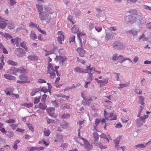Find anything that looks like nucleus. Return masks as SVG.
I'll list each match as a JSON object with an SVG mask.
<instances>
[{"label": "nucleus", "instance_id": "obj_13", "mask_svg": "<svg viewBox=\"0 0 151 151\" xmlns=\"http://www.w3.org/2000/svg\"><path fill=\"white\" fill-rule=\"evenodd\" d=\"M138 31L137 30L132 29L129 30L127 31V33L130 35H132V36L134 37L137 36L138 35Z\"/></svg>", "mask_w": 151, "mask_h": 151}, {"label": "nucleus", "instance_id": "obj_16", "mask_svg": "<svg viewBox=\"0 0 151 151\" xmlns=\"http://www.w3.org/2000/svg\"><path fill=\"white\" fill-rule=\"evenodd\" d=\"M20 79L23 81H25L24 83H29L30 82L28 81V76L26 75L21 74L19 76Z\"/></svg>", "mask_w": 151, "mask_h": 151}, {"label": "nucleus", "instance_id": "obj_45", "mask_svg": "<svg viewBox=\"0 0 151 151\" xmlns=\"http://www.w3.org/2000/svg\"><path fill=\"white\" fill-rule=\"evenodd\" d=\"M44 50L45 52H46V53L45 55V56H47L53 54L54 53V52L53 50H52L50 51H47L46 50Z\"/></svg>", "mask_w": 151, "mask_h": 151}, {"label": "nucleus", "instance_id": "obj_42", "mask_svg": "<svg viewBox=\"0 0 151 151\" xmlns=\"http://www.w3.org/2000/svg\"><path fill=\"white\" fill-rule=\"evenodd\" d=\"M73 33H76L79 31L78 29L74 25L71 29Z\"/></svg>", "mask_w": 151, "mask_h": 151}, {"label": "nucleus", "instance_id": "obj_58", "mask_svg": "<svg viewBox=\"0 0 151 151\" xmlns=\"http://www.w3.org/2000/svg\"><path fill=\"white\" fill-rule=\"evenodd\" d=\"M135 92L137 94L141 95L142 93V91L139 89L138 88L136 89Z\"/></svg>", "mask_w": 151, "mask_h": 151}, {"label": "nucleus", "instance_id": "obj_62", "mask_svg": "<svg viewBox=\"0 0 151 151\" xmlns=\"http://www.w3.org/2000/svg\"><path fill=\"white\" fill-rule=\"evenodd\" d=\"M47 96L46 94H44L42 97V102H45Z\"/></svg>", "mask_w": 151, "mask_h": 151}, {"label": "nucleus", "instance_id": "obj_5", "mask_svg": "<svg viewBox=\"0 0 151 151\" xmlns=\"http://www.w3.org/2000/svg\"><path fill=\"white\" fill-rule=\"evenodd\" d=\"M80 42L81 43V47L78 48L77 50L79 53L80 55L82 57H83L84 56L85 53V51L83 49V48L85 45L86 42L85 41L83 42V43H82V41L80 39Z\"/></svg>", "mask_w": 151, "mask_h": 151}, {"label": "nucleus", "instance_id": "obj_26", "mask_svg": "<svg viewBox=\"0 0 151 151\" xmlns=\"http://www.w3.org/2000/svg\"><path fill=\"white\" fill-rule=\"evenodd\" d=\"M101 83L100 84V87L105 86L108 83V80L107 78H105L104 80H101Z\"/></svg>", "mask_w": 151, "mask_h": 151}, {"label": "nucleus", "instance_id": "obj_24", "mask_svg": "<svg viewBox=\"0 0 151 151\" xmlns=\"http://www.w3.org/2000/svg\"><path fill=\"white\" fill-rule=\"evenodd\" d=\"M29 36L30 38L33 40L36 39L37 37L35 32L32 31H31Z\"/></svg>", "mask_w": 151, "mask_h": 151}, {"label": "nucleus", "instance_id": "obj_14", "mask_svg": "<svg viewBox=\"0 0 151 151\" xmlns=\"http://www.w3.org/2000/svg\"><path fill=\"white\" fill-rule=\"evenodd\" d=\"M7 23L5 21V20L0 17V28L4 29L6 27Z\"/></svg>", "mask_w": 151, "mask_h": 151}, {"label": "nucleus", "instance_id": "obj_31", "mask_svg": "<svg viewBox=\"0 0 151 151\" xmlns=\"http://www.w3.org/2000/svg\"><path fill=\"white\" fill-rule=\"evenodd\" d=\"M29 26L33 28H36L37 29L39 27V26H37L36 24H34L33 22H30L29 24Z\"/></svg>", "mask_w": 151, "mask_h": 151}, {"label": "nucleus", "instance_id": "obj_34", "mask_svg": "<svg viewBox=\"0 0 151 151\" xmlns=\"http://www.w3.org/2000/svg\"><path fill=\"white\" fill-rule=\"evenodd\" d=\"M36 7L38 10V12L40 13V12H41L43 9V5L42 4H37Z\"/></svg>", "mask_w": 151, "mask_h": 151}, {"label": "nucleus", "instance_id": "obj_48", "mask_svg": "<svg viewBox=\"0 0 151 151\" xmlns=\"http://www.w3.org/2000/svg\"><path fill=\"white\" fill-rule=\"evenodd\" d=\"M5 122L8 124L14 123L15 122V120L14 119H10L6 121Z\"/></svg>", "mask_w": 151, "mask_h": 151}, {"label": "nucleus", "instance_id": "obj_32", "mask_svg": "<svg viewBox=\"0 0 151 151\" xmlns=\"http://www.w3.org/2000/svg\"><path fill=\"white\" fill-rule=\"evenodd\" d=\"M120 141V139H116L114 140V142L115 144V147L117 150H118L119 149L118 148V147L119 146V142Z\"/></svg>", "mask_w": 151, "mask_h": 151}, {"label": "nucleus", "instance_id": "obj_36", "mask_svg": "<svg viewBox=\"0 0 151 151\" xmlns=\"http://www.w3.org/2000/svg\"><path fill=\"white\" fill-rule=\"evenodd\" d=\"M145 105H142L139 106V108L138 114L137 116L139 117L141 115V113L144 108Z\"/></svg>", "mask_w": 151, "mask_h": 151}, {"label": "nucleus", "instance_id": "obj_4", "mask_svg": "<svg viewBox=\"0 0 151 151\" xmlns=\"http://www.w3.org/2000/svg\"><path fill=\"white\" fill-rule=\"evenodd\" d=\"M47 73L50 74V78H54L55 76V74L53 66L51 63H48V65L47 67Z\"/></svg>", "mask_w": 151, "mask_h": 151}, {"label": "nucleus", "instance_id": "obj_3", "mask_svg": "<svg viewBox=\"0 0 151 151\" xmlns=\"http://www.w3.org/2000/svg\"><path fill=\"white\" fill-rule=\"evenodd\" d=\"M148 115H144L142 116H140L136 120V123L137 127H139L143 125V123L145 122V119L148 118Z\"/></svg>", "mask_w": 151, "mask_h": 151}, {"label": "nucleus", "instance_id": "obj_63", "mask_svg": "<svg viewBox=\"0 0 151 151\" xmlns=\"http://www.w3.org/2000/svg\"><path fill=\"white\" fill-rule=\"evenodd\" d=\"M60 147L64 148L68 147V145L66 143H63L61 144Z\"/></svg>", "mask_w": 151, "mask_h": 151}, {"label": "nucleus", "instance_id": "obj_12", "mask_svg": "<svg viewBox=\"0 0 151 151\" xmlns=\"http://www.w3.org/2000/svg\"><path fill=\"white\" fill-rule=\"evenodd\" d=\"M11 41L12 44L15 45L16 44L17 47L19 46V43L21 41L20 38L16 37L15 39H12Z\"/></svg>", "mask_w": 151, "mask_h": 151}, {"label": "nucleus", "instance_id": "obj_40", "mask_svg": "<svg viewBox=\"0 0 151 151\" xmlns=\"http://www.w3.org/2000/svg\"><path fill=\"white\" fill-rule=\"evenodd\" d=\"M44 135L46 136H48L50 133V131L48 129H45L43 132Z\"/></svg>", "mask_w": 151, "mask_h": 151}, {"label": "nucleus", "instance_id": "obj_37", "mask_svg": "<svg viewBox=\"0 0 151 151\" xmlns=\"http://www.w3.org/2000/svg\"><path fill=\"white\" fill-rule=\"evenodd\" d=\"M7 63L9 65H12L13 66H16L18 64L17 62H14L11 60H9L7 61Z\"/></svg>", "mask_w": 151, "mask_h": 151}, {"label": "nucleus", "instance_id": "obj_41", "mask_svg": "<svg viewBox=\"0 0 151 151\" xmlns=\"http://www.w3.org/2000/svg\"><path fill=\"white\" fill-rule=\"evenodd\" d=\"M4 37L7 40H9L12 38V36L9 34L5 33Z\"/></svg>", "mask_w": 151, "mask_h": 151}, {"label": "nucleus", "instance_id": "obj_39", "mask_svg": "<svg viewBox=\"0 0 151 151\" xmlns=\"http://www.w3.org/2000/svg\"><path fill=\"white\" fill-rule=\"evenodd\" d=\"M8 4L10 5L13 6L14 5L17 3L16 1L15 0H8Z\"/></svg>", "mask_w": 151, "mask_h": 151}, {"label": "nucleus", "instance_id": "obj_15", "mask_svg": "<svg viewBox=\"0 0 151 151\" xmlns=\"http://www.w3.org/2000/svg\"><path fill=\"white\" fill-rule=\"evenodd\" d=\"M83 139L85 141L84 143L85 145V148L88 150H91L93 148V145H90L87 140L84 139Z\"/></svg>", "mask_w": 151, "mask_h": 151}, {"label": "nucleus", "instance_id": "obj_29", "mask_svg": "<svg viewBox=\"0 0 151 151\" xmlns=\"http://www.w3.org/2000/svg\"><path fill=\"white\" fill-rule=\"evenodd\" d=\"M0 48L2 50L3 53L5 54H7L8 53L7 50L3 45L2 43H0Z\"/></svg>", "mask_w": 151, "mask_h": 151}, {"label": "nucleus", "instance_id": "obj_7", "mask_svg": "<svg viewBox=\"0 0 151 151\" xmlns=\"http://www.w3.org/2000/svg\"><path fill=\"white\" fill-rule=\"evenodd\" d=\"M49 114L51 116H53L54 118H56L57 115L54 114L55 109L53 108H49L47 109L46 110Z\"/></svg>", "mask_w": 151, "mask_h": 151}, {"label": "nucleus", "instance_id": "obj_22", "mask_svg": "<svg viewBox=\"0 0 151 151\" xmlns=\"http://www.w3.org/2000/svg\"><path fill=\"white\" fill-rule=\"evenodd\" d=\"M93 137L94 138V144L95 145V143L96 142L99 143L98 140L99 139V135L98 133L96 132H94L93 134Z\"/></svg>", "mask_w": 151, "mask_h": 151}, {"label": "nucleus", "instance_id": "obj_25", "mask_svg": "<svg viewBox=\"0 0 151 151\" xmlns=\"http://www.w3.org/2000/svg\"><path fill=\"white\" fill-rule=\"evenodd\" d=\"M57 139L55 140V142H62L63 141V137L62 135L60 134H58L57 136Z\"/></svg>", "mask_w": 151, "mask_h": 151}, {"label": "nucleus", "instance_id": "obj_20", "mask_svg": "<svg viewBox=\"0 0 151 151\" xmlns=\"http://www.w3.org/2000/svg\"><path fill=\"white\" fill-rule=\"evenodd\" d=\"M27 58L29 60L32 61L37 60L38 59V57L35 55H29Z\"/></svg>", "mask_w": 151, "mask_h": 151}, {"label": "nucleus", "instance_id": "obj_64", "mask_svg": "<svg viewBox=\"0 0 151 151\" xmlns=\"http://www.w3.org/2000/svg\"><path fill=\"white\" fill-rule=\"evenodd\" d=\"M95 28L96 30L98 32H100L102 29V28L101 27H95Z\"/></svg>", "mask_w": 151, "mask_h": 151}, {"label": "nucleus", "instance_id": "obj_47", "mask_svg": "<svg viewBox=\"0 0 151 151\" xmlns=\"http://www.w3.org/2000/svg\"><path fill=\"white\" fill-rule=\"evenodd\" d=\"M68 125V124L67 122H64L62 123L61 125V127L63 128H66Z\"/></svg>", "mask_w": 151, "mask_h": 151}, {"label": "nucleus", "instance_id": "obj_8", "mask_svg": "<svg viewBox=\"0 0 151 151\" xmlns=\"http://www.w3.org/2000/svg\"><path fill=\"white\" fill-rule=\"evenodd\" d=\"M113 46L115 48L120 49L123 48L124 46L120 42L118 41H115L113 43Z\"/></svg>", "mask_w": 151, "mask_h": 151}, {"label": "nucleus", "instance_id": "obj_61", "mask_svg": "<svg viewBox=\"0 0 151 151\" xmlns=\"http://www.w3.org/2000/svg\"><path fill=\"white\" fill-rule=\"evenodd\" d=\"M41 142H43V144L45 145V146H47L48 145H49V142H46L45 140L44 139L43 140H42L41 141Z\"/></svg>", "mask_w": 151, "mask_h": 151}, {"label": "nucleus", "instance_id": "obj_51", "mask_svg": "<svg viewBox=\"0 0 151 151\" xmlns=\"http://www.w3.org/2000/svg\"><path fill=\"white\" fill-rule=\"evenodd\" d=\"M75 36H73L71 37L69 39V42L70 43L73 42H75Z\"/></svg>", "mask_w": 151, "mask_h": 151}, {"label": "nucleus", "instance_id": "obj_52", "mask_svg": "<svg viewBox=\"0 0 151 151\" xmlns=\"http://www.w3.org/2000/svg\"><path fill=\"white\" fill-rule=\"evenodd\" d=\"M8 27L9 29H11L14 28V26L13 24L9 23L8 24Z\"/></svg>", "mask_w": 151, "mask_h": 151}, {"label": "nucleus", "instance_id": "obj_54", "mask_svg": "<svg viewBox=\"0 0 151 151\" xmlns=\"http://www.w3.org/2000/svg\"><path fill=\"white\" fill-rule=\"evenodd\" d=\"M70 117V115L68 114H64L62 116V118L67 119Z\"/></svg>", "mask_w": 151, "mask_h": 151}, {"label": "nucleus", "instance_id": "obj_46", "mask_svg": "<svg viewBox=\"0 0 151 151\" xmlns=\"http://www.w3.org/2000/svg\"><path fill=\"white\" fill-rule=\"evenodd\" d=\"M40 96H39L38 97H36L34 99V104H37L40 101Z\"/></svg>", "mask_w": 151, "mask_h": 151}, {"label": "nucleus", "instance_id": "obj_50", "mask_svg": "<svg viewBox=\"0 0 151 151\" xmlns=\"http://www.w3.org/2000/svg\"><path fill=\"white\" fill-rule=\"evenodd\" d=\"M28 127L29 128V129L32 132H34V127L33 126L30 124L27 123V124Z\"/></svg>", "mask_w": 151, "mask_h": 151}, {"label": "nucleus", "instance_id": "obj_30", "mask_svg": "<svg viewBox=\"0 0 151 151\" xmlns=\"http://www.w3.org/2000/svg\"><path fill=\"white\" fill-rule=\"evenodd\" d=\"M20 46L22 47L27 52V47L26 42L24 41H23L20 43Z\"/></svg>", "mask_w": 151, "mask_h": 151}, {"label": "nucleus", "instance_id": "obj_9", "mask_svg": "<svg viewBox=\"0 0 151 151\" xmlns=\"http://www.w3.org/2000/svg\"><path fill=\"white\" fill-rule=\"evenodd\" d=\"M58 34L59 36L58 38V41L60 44H62V41H63L64 40V36L63 35L62 31L58 32Z\"/></svg>", "mask_w": 151, "mask_h": 151}, {"label": "nucleus", "instance_id": "obj_23", "mask_svg": "<svg viewBox=\"0 0 151 151\" xmlns=\"http://www.w3.org/2000/svg\"><path fill=\"white\" fill-rule=\"evenodd\" d=\"M150 142H151V140L148 142L147 143H146L145 144H138L137 145H136L135 147L136 148H144L146 147V145H147L148 143H149Z\"/></svg>", "mask_w": 151, "mask_h": 151}, {"label": "nucleus", "instance_id": "obj_21", "mask_svg": "<svg viewBox=\"0 0 151 151\" xmlns=\"http://www.w3.org/2000/svg\"><path fill=\"white\" fill-rule=\"evenodd\" d=\"M88 74L87 80L90 81H92L93 80V72H91L89 70Z\"/></svg>", "mask_w": 151, "mask_h": 151}, {"label": "nucleus", "instance_id": "obj_56", "mask_svg": "<svg viewBox=\"0 0 151 151\" xmlns=\"http://www.w3.org/2000/svg\"><path fill=\"white\" fill-rule=\"evenodd\" d=\"M104 117H105V119H106L107 120H108V116L109 115V114L106 111V110H104Z\"/></svg>", "mask_w": 151, "mask_h": 151}, {"label": "nucleus", "instance_id": "obj_43", "mask_svg": "<svg viewBox=\"0 0 151 151\" xmlns=\"http://www.w3.org/2000/svg\"><path fill=\"white\" fill-rule=\"evenodd\" d=\"M49 91V89L46 88L45 87H40V91L41 92H43L44 93H47Z\"/></svg>", "mask_w": 151, "mask_h": 151}, {"label": "nucleus", "instance_id": "obj_49", "mask_svg": "<svg viewBox=\"0 0 151 151\" xmlns=\"http://www.w3.org/2000/svg\"><path fill=\"white\" fill-rule=\"evenodd\" d=\"M118 61L120 63H122L124 61V57L122 55H120L118 57Z\"/></svg>", "mask_w": 151, "mask_h": 151}, {"label": "nucleus", "instance_id": "obj_11", "mask_svg": "<svg viewBox=\"0 0 151 151\" xmlns=\"http://www.w3.org/2000/svg\"><path fill=\"white\" fill-rule=\"evenodd\" d=\"M45 12H40L39 13V18L41 20H44L48 18L49 15L45 14Z\"/></svg>", "mask_w": 151, "mask_h": 151}, {"label": "nucleus", "instance_id": "obj_27", "mask_svg": "<svg viewBox=\"0 0 151 151\" xmlns=\"http://www.w3.org/2000/svg\"><path fill=\"white\" fill-rule=\"evenodd\" d=\"M19 68V73H27V70L24 69L23 67H21Z\"/></svg>", "mask_w": 151, "mask_h": 151}, {"label": "nucleus", "instance_id": "obj_19", "mask_svg": "<svg viewBox=\"0 0 151 151\" xmlns=\"http://www.w3.org/2000/svg\"><path fill=\"white\" fill-rule=\"evenodd\" d=\"M145 98L143 96H140L139 97V103L142 105L145 104L144 103Z\"/></svg>", "mask_w": 151, "mask_h": 151}, {"label": "nucleus", "instance_id": "obj_59", "mask_svg": "<svg viewBox=\"0 0 151 151\" xmlns=\"http://www.w3.org/2000/svg\"><path fill=\"white\" fill-rule=\"evenodd\" d=\"M38 82L39 83H46V82L45 80L42 79L40 78L38 80Z\"/></svg>", "mask_w": 151, "mask_h": 151}, {"label": "nucleus", "instance_id": "obj_55", "mask_svg": "<svg viewBox=\"0 0 151 151\" xmlns=\"http://www.w3.org/2000/svg\"><path fill=\"white\" fill-rule=\"evenodd\" d=\"M118 57L117 54L114 55L112 57V60H118Z\"/></svg>", "mask_w": 151, "mask_h": 151}, {"label": "nucleus", "instance_id": "obj_57", "mask_svg": "<svg viewBox=\"0 0 151 151\" xmlns=\"http://www.w3.org/2000/svg\"><path fill=\"white\" fill-rule=\"evenodd\" d=\"M85 35V33H83L82 32H80L79 33H78L77 34V36L79 38V40L80 39L81 40V39H80V37L81 36Z\"/></svg>", "mask_w": 151, "mask_h": 151}, {"label": "nucleus", "instance_id": "obj_1", "mask_svg": "<svg viewBox=\"0 0 151 151\" xmlns=\"http://www.w3.org/2000/svg\"><path fill=\"white\" fill-rule=\"evenodd\" d=\"M128 12L132 14V15H129L125 18L126 22L130 23H133L136 20V17L135 15H137V12L136 9H131Z\"/></svg>", "mask_w": 151, "mask_h": 151}, {"label": "nucleus", "instance_id": "obj_28", "mask_svg": "<svg viewBox=\"0 0 151 151\" xmlns=\"http://www.w3.org/2000/svg\"><path fill=\"white\" fill-rule=\"evenodd\" d=\"M95 145L99 146L101 149H103L107 148L106 145L101 144L100 142L95 143Z\"/></svg>", "mask_w": 151, "mask_h": 151}, {"label": "nucleus", "instance_id": "obj_2", "mask_svg": "<svg viewBox=\"0 0 151 151\" xmlns=\"http://www.w3.org/2000/svg\"><path fill=\"white\" fill-rule=\"evenodd\" d=\"M90 67L91 65H90L89 66H86V69H84L79 67H76L75 68L74 70L77 73H88L89 70L91 72L93 70L95 71L94 68H91Z\"/></svg>", "mask_w": 151, "mask_h": 151}, {"label": "nucleus", "instance_id": "obj_10", "mask_svg": "<svg viewBox=\"0 0 151 151\" xmlns=\"http://www.w3.org/2000/svg\"><path fill=\"white\" fill-rule=\"evenodd\" d=\"M67 59L66 58H63L61 56H57L55 58V60L57 62L59 61L60 63L63 64L64 62Z\"/></svg>", "mask_w": 151, "mask_h": 151}, {"label": "nucleus", "instance_id": "obj_17", "mask_svg": "<svg viewBox=\"0 0 151 151\" xmlns=\"http://www.w3.org/2000/svg\"><path fill=\"white\" fill-rule=\"evenodd\" d=\"M10 73L15 75H17V73H19V68L16 67H13L11 68Z\"/></svg>", "mask_w": 151, "mask_h": 151}, {"label": "nucleus", "instance_id": "obj_53", "mask_svg": "<svg viewBox=\"0 0 151 151\" xmlns=\"http://www.w3.org/2000/svg\"><path fill=\"white\" fill-rule=\"evenodd\" d=\"M6 135L8 137L11 138L13 136V132L11 131H8L6 134Z\"/></svg>", "mask_w": 151, "mask_h": 151}, {"label": "nucleus", "instance_id": "obj_38", "mask_svg": "<svg viewBox=\"0 0 151 151\" xmlns=\"http://www.w3.org/2000/svg\"><path fill=\"white\" fill-rule=\"evenodd\" d=\"M22 105L26 107L29 108L32 107L33 106V104L31 103H25L23 104Z\"/></svg>", "mask_w": 151, "mask_h": 151}, {"label": "nucleus", "instance_id": "obj_18", "mask_svg": "<svg viewBox=\"0 0 151 151\" xmlns=\"http://www.w3.org/2000/svg\"><path fill=\"white\" fill-rule=\"evenodd\" d=\"M4 76L6 78L10 80H14L16 79V78L14 76L8 74H5Z\"/></svg>", "mask_w": 151, "mask_h": 151}, {"label": "nucleus", "instance_id": "obj_35", "mask_svg": "<svg viewBox=\"0 0 151 151\" xmlns=\"http://www.w3.org/2000/svg\"><path fill=\"white\" fill-rule=\"evenodd\" d=\"M113 116V113H110L108 116V119H109L110 120H115L116 119V118L115 117H113L111 118Z\"/></svg>", "mask_w": 151, "mask_h": 151}, {"label": "nucleus", "instance_id": "obj_60", "mask_svg": "<svg viewBox=\"0 0 151 151\" xmlns=\"http://www.w3.org/2000/svg\"><path fill=\"white\" fill-rule=\"evenodd\" d=\"M9 125L12 127L13 129H15L16 127H17L18 125L14 124H12Z\"/></svg>", "mask_w": 151, "mask_h": 151}, {"label": "nucleus", "instance_id": "obj_44", "mask_svg": "<svg viewBox=\"0 0 151 151\" xmlns=\"http://www.w3.org/2000/svg\"><path fill=\"white\" fill-rule=\"evenodd\" d=\"M129 83H125L124 84H119V86L118 87V88L119 89L120 88H123L124 87H127L129 86Z\"/></svg>", "mask_w": 151, "mask_h": 151}, {"label": "nucleus", "instance_id": "obj_6", "mask_svg": "<svg viewBox=\"0 0 151 151\" xmlns=\"http://www.w3.org/2000/svg\"><path fill=\"white\" fill-rule=\"evenodd\" d=\"M15 53L19 57H21L22 55L26 54L25 51L20 47L16 49L15 50Z\"/></svg>", "mask_w": 151, "mask_h": 151}, {"label": "nucleus", "instance_id": "obj_33", "mask_svg": "<svg viewBox=\"0 0 151 151\" xmlns=\"http://www.w3.org/2000/svg\"><path fill=\"white\" fill-rule=\"evenodd\" d=\"M47 107L46 106L45 104H43L41 103H40L39 104V108L42 110H45Z\"/></svg>", "mask_w": 151, "mask_h": 151}]
</instances>
